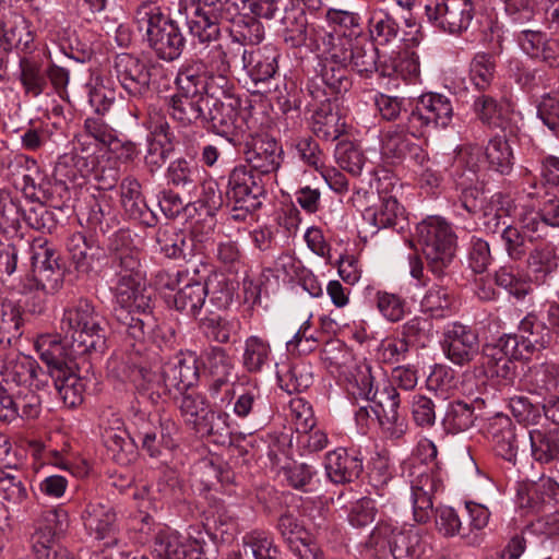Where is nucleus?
Returning a JSON list of instances; mask_svg holds the SVG:
<instances>
[{"mask_svg":"<svg viewBox=\"0 0 559 559\" xmlns=\"http://www.w3.org/2000/svg\"><path fill=\"white\" fill-rule=\"evenodd\" d=\"M124 235H115L109 249L115 251L112 264L116 276L115 318L123 332L135 342H143L156 326V320L151 312V292L144 286V273L141 269L139 252L120 248Z\"/></svg>","mask_w":559,"mask_h":559,"instance_id":"obj_1","label":"nucleus"},{"mask_svg":"<svg viewBox=\"0 0 559 559\" xmlns=\"http://www.w3.org/2000/svg\"><path fill=\"white\" fill-rule=\"evenodd\" d=\"M367 547L378 557L388 552L393 559H436L432 546L414 526L399 530L390 523L380 522L371 532Z\"/></svg>","mask_w":559,"mask_h":559,"instance_id":"obj_2","label":"nucleus"},{"mask_svg":"<svg viewBox=\"0 0 559 559\" xmlns=\"http://www.w3.org/2000/svg\"><path fill=\"white\" fill-rule=\"evenodd\" d=\"M100 320V316L87 299H80L64 309L60 330L66 342L73 346V353L88 355L103 350L105 340Z\"/></svg>","mask_w":559,"mask_h":559,"instance_id":"obj_3","label":"nucleus"},{"mask_svg":"<svg viewBox=\"0 0 559 559\" xmlns=\"http://www.w3.org/2000/svg\"><path fill=\"white\" fill-rule=\"evenodd\" d=\"M417 241L427 266L436 276H442L453 261L456 235L441 216H428L417 225Z\"/></svg>","mask_w":559,"mask_h":559,"instance_id":"obj_4","label":"nucleus"},{"mask_svg":"<svg viewBox=\"0 0 559 559\" xmlns=\"http://www.w3.org/2000/svg\"><path fill=\"white\" fill-rule=\"evenodd\" d=\"M175 83L177 92L168 100L170 117L183 127L201 122L205 117V107L211 102L206 96L204 79L193 69L182 67Z\"/></svg>","mask_w":559,"mask_h":559,"instance_id":"obj_5","label":"nucleus"},{"mask_svg":"<svg viewBox=\"0 0 559 559\" xmlns=\"http://www.w3.org/2000/svg\"><path fill=\"white\" fill-rule=\"evenodd\" d=\"M178 408L186 426L195 433L213 437L215 442L222 443L229 438V414L214 411L202 393H183L178 401Z\"/></svg>","mask_w":559,"mask_h":559,"instance_id":"obj_6","label":"nucleus"},{"mask_svg":"<svg viewBox=\"0 0 559 559\" xmlns=\"http://www.w3.org/2000/svg\"><path fill=\"white\" fill-rule=\"evenodd\" d=\"M513 152L509 142L502 136H495L483 150L478 146H469L461 150L456 164L457 167H466L467 174L464 183H474L479 174L491 170L500 175H509L513 168Z\"/></svg>","mask_w":559,"mask_h":559,"instance_id":"obj_7","label":"nucleus"},{"mask_svg":"<svg viewBox=\"0 0 559 559\" xmlns=\"http://www.w3.org/2000/svg\"><path fill=\"white\" fill-rule=\"evenodd\" d=\"M360 394L367 401L377 399V408L373 414L377 416L382 430L391 439H400L406 431L407 425L405 419L400 416V394L397 390L388 385L379 393L373 388V377L371 368L368 365L360 367L359 378L356 379Z\"/></svg>","mask_w":559,"mask_h":559,"instance_id":"obj_8","label":"nucleus"},{"mask_svg":"<svg viewBox=\"0 0 559 559\" xmlns=\"http://www.w3.org/2000/svg\"><path fill=\"white\" fill-rule=\"evenodd\" d=\"M264 177L261 173L246 165L236 166L228 176L227 200L233 204L235 219H245L246 216L258 210L265 199L266 190Z\"/></svg>","mask_w":559,"mask_h":559,"instance_id":"obj_9","label":"nucleus"},{"mask_svg":"<svg viewBox=\"0 0 559 559\" xmlns=\"http://www.w3.org/2000/svg\"><path fill=\"white\" fill-rule=\"evenodd\" d=\"M413 513L417 523H426L433 512V495L443 489L441 471L428 465H413L409 469Z\"/></svg>","mask_w":559,"mask_h":559,"instance_id":"obj_10","label":"nucleus"},{"mask_svg":"<svg viewBox=\"0 0 559 559\" xmlns=\"http://www.w3.org/2000/svg\"><path fill=\"white\" fill-rule=\"evenodd\" d=\"M425 11L435 27L452 35L465 32L474 17L471 0H428Z\"/></svg>","mask_w":559,"mask_h":559,"instance_id":"obj_11","label":"nucleus"},{"mask_svg":"<svg viewBox=\"0 0 559 559\" xmlns=\"http://www.w3.org/2000/svg\"><path fill=\"white\" fill-rule=\"evenodd\" d=\"M441 346L445 357L460 367L469 365L480 353L476 330L459 321L444 325Z\"/></svg>","mask_w":559,"mask_h":559,"instance_id":"obj_12","label":"nucleus"},{"mask_svg":"<svg viewBox=\"0 0 559 559\" xmlns=\"http://www.w3.org/2000/svg\"><path fill=\"white\" fill-rule=\"evenodd\" d=\"M454 108L451 98L439 93H425L418 97L408 117L416 131L424 128H448L453 119Z\"/></svg>","mask_w":559,"mask_h":559,"instance_id":"obj_13","label":"nucleus"},{"mask_svg":"<svg viewBox=\"0 0 559 559\" xmlns=\"http://www.w3.org/2000/svg\"><path fill=\"white\" fill-rule=\"evenodd\" d=\"M133 424L135 426L134 440L142 443V449L150 456L157 457L160 455L162 449L175 447L171 435L176 427L171 420H163L158 414L141 413L134 416Z\"/></svg>","mask_w":559,"mask_h":559,"instance_id":"obj_14","label":"nucleus"},{"mask_svg":"<svg viewBox=\"0 0 559 559\" xmlns=\"http://www.w3.org/2000/svg\"><path fill=\"white\" fill-rule=\"evenodd\" d=\"M504 336L511 344L508 347L518 350L524 359L548 348L552 342L549 328L535 313H528L520 321L516 333Z\"/></svg>","mask_w":559,"mask_h":559,"instance_id":"obj_15","label":"nucleus"},{"mask_svg":"<svg viewBox=\"0 0 559 559\" xmlns=\"http://www.w3.org/2000/svg\"><path fill=\"white\" fill-rule=\"evenodd\" d=\"M31 262L34 280L48 292L59 289L63 272L59 266L56 251L43 238L35 239L31 246Z\"/></svg>","mask_w":559,"mask_h":559,"instance_id":"obj_16","label":"nucleus"},{"mask_svg":"<svg viewBox=\"0 0 559 559\" xmlns=\"http://www.w3.org/2000/svg\"><path fill=\"white\" fill-rule=\"evenodd\" d=\"M110 73L132 97H141L148 92L151 73L146 64L132 55H117Z\"/></svg>","mask_w":559,"mask_h":559,"instance_id":"obj_17","label":"nucleus"},{"mask_svg":"<svg viewBox=\"0 0 559 559\" xmlns=\"http://www.w3.org/2000/svg\"><path fill=\"white\" fill-rule=\"evenodd\" d=\"M509 340L503 335L495 344H487L483 348L481 365L487 376L498 378L510 384L516 374V365L514 360L524 359L518 350H511Z\"/></svg>","mask_w":559,"mask_h":559,"instance_id":"obj_18","label":"nucleus"},{"mask_svg":"<svg viewBox=\"0 0 559 559\" xmlns=\"http://www.w3.org/2000/svg\"><path fill=\"white\" fill-rule=\"evenodd\" d=\"M83 524L91 536L105 540L106 546H117L120 542L117 516L108 503L92 501L82 514Z\"/></svg>","mask_w":559,"mask_h":559,"instance_id":"obj_19","label":"nucleus"},{"mask_svg":"<svg viewBox=\"0 0 559 559\" xmlns=\"http://www.w3.org/2000/svg\"><path fill=\"white\" fill-rule=\"evenodd\" d=\"M165 384L160 392L171 393L175 390H187L199 379L198 358L192 353H179L168 359L163 366Z\"/></svg>","mask_w":559,"mask_h":559,"instance_id":"obj_20","label":"nucleus"},{"mask_svg":"<svg viewBox=\"0 0 559 559\" xmlns=\"http://www.w3.org/2000/svg\"><path fill=\"white\" fill-rule=\"evenodd\" d=\"M313 48L328 62L335 64H348V59L357 37L341 31L328 32L322 28H313Z\"/></svg>","mask_w":559,"mask_h":559,"instance_id":"obj_21","label":"nucleus"},{"mask_svg":"<svg viewBox=\"0 0 559 559\" xmlns=\"http://www.w3.org/2000/svg\"><path fill=\"white\" fill-rule=\"evenodd\" d=\"M35 348L41 361L47 366L50 376L55 369L63 370V368L75 365V359L85 356V354L73 353V346L66 342L64 335L61 340L57 334H43L37 337Z\"/></svg>","mask_w":559,"mask_h":559,"instance_id":"obj_22","label":"nucleus"},{"mask_svg":"<svg viewBox=\"0 0 559 559\" xmlns=\"http://www.w3.org/2000/svg\"><path fill=\"white\" fill-rule=\"evenodd\" d=\"M203 5L200 3L195 7L193 13L188 16L189 34L199 44L216 43L221 36V28L218 25V8L223 0H202Z\"/></svg>","mask_w":559,"mask_h":559,"instance_id":"obj_23","label":"nucleus"},{"mask_svg":"<svg viewBox=\"0 0 559 559\" xmlns=\"http://www.w3.org/2000/svg\"><path fill=\"white\" fill-rule=\"evenodd\" d=\"M522 51L531 59L543 62L549 68L559 67V40L546 33L523 29L518 35Z\"/></svg>","mask_w":559,"mask_h":559,"instance_id":"obj_24","label":"nucleus"},{"mask_svg":"<svg viewBox=\"0 0 559 559\" xmlns=\"http://www.w3.org/2000/svg\"><path fill=\"white\" fill-rule=\"evenodd\" d=\"M325 469L333 483H350L362 473V457L355 450L338 448L326 454Z\"/></svg>","mask_w":559,"mask_h":559,"instance_id":"obj_25","label":"nucleus"},{"mask_svg":"<svg viewBox=\"0 0 559 559\" xmlns=\"http://www.w3.org/2000/svg\"><path fill=\"white\" fill-rule=\"evenodd\" d=\"M281 154L282 150L277 142L267 136L253 139L245 153L248 167L261 173L263 177L280 167Z\"/></svg>","mask_w":559,"mask_h":559,"instance_id":"obj_26","label":"nucleus"},{"mask_svg":"<svg viewBox=\"0 0 559 559\" xmlns=\"http://www.w3.org/2000/svg\"><path fill=\"white\" fill-rule=\"evenodd\" d=\"M35 163L29 162L24 155H14L2 169V179L16 192H21L26 199H36V185L33 178Z\"/></svg>","mask_w":559,"mask_h":559,"instance_id":"obj_27","label":"nucleus"},{"mask_svg":"<svg viewBox=\"0 0 559 559\" xmlns=\"http://www.w3.org/2000/svg\"><path fill=\"white\" fill-rule=\"evenodd\" d=\"M146 43L158 58L173 61L181 55L185 47V37L178 24L170 19L165 25L156 29V32L146 39Z\"/></svg>","mask_w":559,"mask_h":559,"instance_id":"obj_28","label":"nucleus"},{"mask_svg":"<svg viewBox=\"0 0 559 559\" xmlns=\"http://www.w3.org/2000/svg\"><path fill=\"white\" fill-rule=\"evenodd\" d=\"M154 554L159 559H187L188 557L192 558L195 554V559H200V554L195 550L193 543L170 530H160L156 534Z\"/></svg>","mask_w":559,"mask_h":559,"instance_id":"obj_29","label":"nucleus"},{"mask_svg":"<svg viewBox=\"0 0 559 559\" xmlns=\"http://www.w3.org/2000/svg\"><path fill=\"white\" fill-rule=\"evenodd\" d=\"M3 421H12L19 416L21 418H35L40 412L39 397L26 386L17 390V393L2 394Z\"/></svg>","mask_w":559,"mask_h":559,"instance_id":"obj_30","label":"nucleus"},{"mask_svg":"<svg viewBox=\"0 0 559 559\" xmlns=\"http://www.w3.org/2000/svg\"><path fill=\"white\" fill-rule=\"evenodd\" d=\"M237 99L212 98L207 103L201 123L217 134H227L236 118Z\"/></svg>","mask_w":559,"mask_h":559,"instance_id":"obj_31","label":"nucleus"},{"mask_svg":"<svg viewBox=\"0 0 559 559\" xmlns=\"http://www.w3.org/2000/svg\"><path fill=\"white\" fill-rule=\"evenodd\" d=\"M365 218L378 229H403L406 221L405 209L395 197H382L380 204L374 210H367Z\"/></svg>","mask_w":559,"mask_h":559,"instance_id":"obj_32","label":"nucleus"},{"mask_svg":"<svg viewBox=\"0 0 559 559\" xmlns=\"http://www.w3.org/2000/svg\"><path fill=\"white\" fill-rule=\"evenodd\" d=\"M278 53L273 48H263L248 52L243 50L242 60L248 74L254 82H264L277 71Z\"/></svg>","mask_w":559,"mask_h":559,"instance_id":"obj_33","label":"nucleus"},{"mask_svg":"<svg viewBox=\"0 0 559 559\" xmlns=\"http://www.w3.org/2000/svg\"><path fill=\"white\" fill-rule=\"evenodd\" d=\"M72 365L63 370H57L50 376L53 379L55 388L66 406L75 407L83 402L85 383L73 370Z\"/></svg>","mask_w":559,"mask_h":559,"instance_id":"obj_34","label":"nucleus"},{"mask_svg":"<svg viewBox=\"0 0 559 559\" xmlns=\"http://www.w3.org/2000/svg\"><path fill=\"white\" fill-rule=\"evenodd\" d=\"M284 40L292 47L309 46L313 48L314 26L308 27L306 13L300 9L286 11L283 20Z\"/></svg>","mask_w":559,"mask_h":559,"instance_id":"obj_35","label":"nucleus"},{"mask_svg":"<svg viewBox=\"0 0 559 559\" xmlns=\"http://www.w3.org/2000/svg\"><path fill=\"white\" fill-rule=\"evenodd\" d=\"M532 456L540 464L559 461V430L534 429L528 431Z\"/></svg>","mask_w":559,"mask_h":559,"instance_id":"obj_36","label":"nucleus"},{"mask_svg":"<svg viewBox=\"0 0 559 559\" xmlns=\"http://www.w3.org/2000/svg\"><path fill=\"white\" fill-rule=\"evenodd\" d=\"M416 129L411 134L400 127L389 130L382 140V154L388 158L403 159L407 156L417 157L419 145L414 142Z\"/></svg>","mask_w":559,"mask_h":559,"instance_id":"obj_37","label":"nucleus"},{"mask_svg":"<svg viewBox=\"0 0 559 559\" xmlns=\"http://www.w3.org/2000/svg\"><path fill=\"white\" fill-rule=\"evenodd\" d=\"M345 121L331 104H323L312 115V132L325 141H335L345 132Z\"/></svg>","mask_w":559,"mask_h":559,"instance_id":"obj_38","label":"nucleus"},{"mask_svg":"<svg viewBox=\"0 0 559 559\" xmlns=\"http://www.w3.org/2000/svg\"><path fill=\"white\" fill-rule=\"evenodd\" d=\"M169 20L162 7L152 0L141 1L133 11V22L145 40Z\"/></svg>","mask_w":559,"mask_h":559,"instance_id":"obj_39","label":"nucleus"},{"mask_svg":"<svg viewBox=\"0 0 559 559\" xmlns=\"http://www.w3.org/2000/svg\"><path fill=\"white\" fill-rule=\"evenodd\" d=\"M558 265L559 255L556 247L550 242L536 246L527 258V267L536 282H545L557 271Z\"/></svg>","mask_w":559,"mask_h":559,"instance_id":"obj_40","label":"nucleus"},{"mask_svg":"<svg viewBox=\"0 0 559 559\" xmlns=\"http://www.w3.org/2000/svg\"><path fill=\"white\" fill-rule=\"evenodd\" d=\"M378 60L379 50L374 43L365 37H357L348 59V66L360 75L368 78L379 70Z\"/></svg>","mask_w":559,"mask_h":559,"instance_id":"obj_41","label":"nucleus"},{"mask_svg":"<svg viewBox=\"0 0 559 559\" xmlns=\"http://www.w3.org/2000/svg\"><path fill=\"white\" fill-rule=\"evenodd\" d=\"M276 367L280 386L289 394L304 391L312 383V374L304 364L282 362Z\"/></svg>","mask_w":559,"mask_h":559,"instance_id":"obj_42","label":"nucleus"},{"mask_svg":"<svg viewBox=\"0 0 559 559\" xmlns=\"http://www.w3.org/2000/svg\"><path fill=\"white\" fill-rule=\"evenodd\" d=\"M34 364L27 357H19L7 362L2 370V394L17 393L16 388L27 384L35 378Z\"/></svg>","mask_w":559,"mask_h":559,"instance_id":"obj_43","label":"nucleus"},{"mask_svg":"<svg viewBox=\"0 0 559 559\" xmlns=\"http://www.w3.org/2000/svg\"><path fill=\"white\" fill-rule=\"evenodd\" d=\"M168 130L169 126L166 122L156 126L153 132L155 138L148 142L144 163L151 174L160 169L169 157L171 146Z\"/></svg>","mask_w":559,"mask_h":559,"instance_id":"obj_44","label":"nucleus"},{"mask_svg":"<svg viewBox=\"0 0 559 559\" xmlns=\"http://www.w3.org/2000/svg\"><path fill=\"white\" fill-rule=\"evenodd\" d=\"M206 296L207 288L202 283H188L173 296L174 307L187 316L195 317L202 309Z\"/></svg>","mask_w":559,"mask_h":559,"instance_id":"obj_45","label":"nucleus"},{"mask_svg":"<svg viewBox=\"0 0 559 559\" xmlns=\"http://www.w3.org/2000/svg\"><path fill=\"white\" fill-rule=\"evenodd\" d=\"M454 306V297L448 288L439 285L431 286L420 301L421 311L432 318H445L451 314Z\"/></svg>","mask_w":559,"mask_h":559,"instance_id":"obj_46","label":"nucleus"},{"mask_svg":"<svg viewBox=\"0 0 559 559\" xmlns=\"http://www.w3.org/2000/svg\"><path fill=\"white\" fill-rule=\"evenodd\" d=\"M548 227L559 228V201H549L540 213H533L523 218L526 233L537 237L547 236Z\"/></svg>","mask_w":559,"mask_h":559,"instance_id":"obj_47","label":"nucleus"},{"mask_svg":"<svg viewBox=\"0 0 559 559\" xmlns=\"http://www.w3.org/2000/svg\"><path fill=\"white\" fill-rule=\"evenodd\" d=\"M243 550L248 559H283L273 538L264 533L254 531L243 537Z\"/></svg>","mask_w":559,"mask_h":559,"instance_id":"obj_48","label":"nucleus"},{"mask_svg":"<svg viewBox=\"0 0 559 559\" xmlns=\"http://www.w3.org/2000/svg\"><path fill=\"white\" fill-rule=\"evenodd\" d=\"M199 174L198 166L185 158H178L169 164L167 168V180L173 186L191 193L197 189Z\"/></svg>","mask_w":559,"mask_h":559,"instance_id":"obj_49","label":"nucleus"},{"mask_svg":"<svg viewBox=\"0 0 559 559\" xmlns=\"http://www.w3.org/2000/svg\"><path fill=\"white\" fill-rule=\"evenodd\" d=\"M496 74V60L493 56L479 52L469 63V82L479 91H486L492 83Z\"/></svg>","mask_w":559,"mask_h":559,"instance_id":"obj_50","label":"nucleus"},{"mask_svg":"<svg viewBox=\"0 0 559 559\" xmlns=\"http://www.w3.org/2000/svg\"><path fill=\"white\" fill-rule=\"evenodd\" d=\"M271 346L259 336H249L245 341L242 365L248 372H260L269 362Z\"/></svg>","mask_w":559,"mask_h":559,"instance_id":"obj_51","label":"nucleus"},{"mask_svg":"<svg viewBox=\"0 0 559 559\" xmlns=\"http://www.w3.org/2000/svg\"><path fill=\"white\" fill-rule=\"evenodd\" d=\"M522 229L513 225H507L500 234L502 246L508 257L513 261H520L526 255L527 241L539 238L536 234L532 237V233H526L523 227Z\"/></svg>","mask_w":559,"mask_h":559,"instance_id":"obj_52","label":"nucleus"},{"mask_svg":"<svg viewBox=\"0 0 559 559\" xmlns=\"http://www.w3.org/2000/svg\"><path fill=\"white\" fill-rule=\"evenodd\" d=\"M530 378L535 392L543 397L559 393V362L534 367Z\"/></svg>","mask_w":559,"mask_h":559,"instance_id":"obj_53","label":"nucleus"},{"mask_svg":"<svg viewBox=\"0 0 559 559\" xmlns=\"http://www.w3.org/2000/svg\"><path fill=\"white\" fill-rule=\"evenodd\" d=\"M436 526L443 536H460L471 542V530L465 527L457 512L451 507L436 509Z\"/></svg>","mask_w":559,"mask_h":559,"instance_id":"obj_54","label":"nucleus"},{"mask_svg":"<svg viewBox=\"0 0 559 559\" xmlns=\"http://www.w3.org/2000/svg\"><path fill=\"white\" fill-rule=\"evenodd\" d=\"M121 203L132 218H141L146 212V203L142 197L141 183L135 178H124L120 185Z\"/></svg>","mask_w":559,"mask_h":559,"instance_id":"obj_55","label":"nucleus"},{"mask_svg":"<svg viewBox=\"0 0 559 559\" xmlns=\"http://www.w3.org/2000/svg\"><path fill=\"white\" fill-rule=\"evenodd\" d=\"M495 281L498 286L519 300L524 299L532 292L530 280L512 267H500L496 272Z\"/></svg>","mask_w":559,"mask_h":559,"instance_id":"obj_56","label":"nucleus"},{"mask_svg":"<svg viewBox=\"0 0 559 559\" xmlns=\"http://www.w3.org/2000/svg\"><path fill=\"white\" fill-rule=\"evenodd\" d=\"M186 68H191L195 71L199 76H202L206 83V96L210 98H223L225 100L235 99L231 91L234 84L226 75V72H218V74L209 75L203 71V67L200 63L188 64Z\"/></svg>","mask_w":559,"mask_h":559,"instance_id":"obj_57","label":"nucleus"},{"mask_svg":"<svg viewBox=\"0 0 559 559\" xmlns=\"http://www.w3.org/2000/svg\"><path fill=\"white\" fill-rule=\"evenodd\" d=\"M230 34L242 45H258L264 37V27L255 17L245 15L233 22Z\"/></svg>","mask_w":559,"mask_h":559,"instance_id":"obj_58","label":"nucleus"},{"mask_svg":"<svg viewBox=\"0 0 559 559\" xmlns=\"http://www.w3.org/2000/svg\"><path fill=\"white\" fill-rule=\"evenodd\" d=\"M21 82L26 93L33 96L40 95L47 86L46 71L38 62L23 58L20 60Z\"/></svg>","mask_w":559,"mask_h":559,"instance_id":"obj_59","label":"nucleus"},{"mask_svg":"<svg viewBox=\"0 0 559 559\" xmlns=\"http://www.w3.org/2000/svg\"><path fill=\"white\" fill-rule=\"evenodd\" d=\"M456 168L460 167L456 166ZM464 174H467V169L462 174H459V169H456L454 174V176H457L460 179H462L459 182V186L462 187V191L454 206L456 211L462 209L466 211L467 214L474 216L480 212V210L483 209V203L485 202L486 199L484 197V193L479 189L472 187L473 183L462 185V182L466 180V176H464ZM457 214L461 213L457 212Z\"/></svg>","mask_w":559,"mask_h":559,"instance_id":"obj_60","label":"nucleus"},{"mask_svg":"<svg viewBox=\"0 0 559 559\" xmlns=\"http://www.w3.org/2000/svg\"><path fill=\"white\" fill-rule=\"evenodd\" d=\"M474 419V408L469 404L454 401L449 404L444 424L452 432H461L472 427Z\"/></svg>","mask_w":559,"mask_h":559,"instance_id":"obj_61","label":"nucleus"},{"mask_svg":"<svg viewBox=\"0 0 559 559\" xmlns=\"http://www.w3.org/2000/svg\"><path fill=\"white\" fill-rule=\"evenodd\" d=\"M369 23L371 37L379 44H388L397 37L400 26L388 12L376 11Z\"/></svg>","mask_w":559,"mask_h":559,"instance_id":"obj_62","label":"nucleus"},{"mask_svg":"<svg viewBox=\"0 0 559 559\" xmlns=\"http://www.w3.org/2000/svg\"><path fill=\"white\" fill-rule=\"evenodd\" d=\"M376 305L380 313L390 322H399L405 317L406 301L399 295L378 292Z\"/></svg>","mask_w":559,"mask_h":559,"instance_id":"obj_63","label":"nucleus"},{"mask_svg":"<svg viewBox=\"0 0 559 559\" xmlns=\"http://www.w3.org/2000/svg\"><path fill=\"white\" fill-rule=\"evenodd\" d=\"M33 548L36 559H75L67 548L51 542L50 533L36 532Z\"/></svg>","mask_w":559,"mask_h":559,"instance_id":"obj_64","label":"nucleus"}]
</instances>
